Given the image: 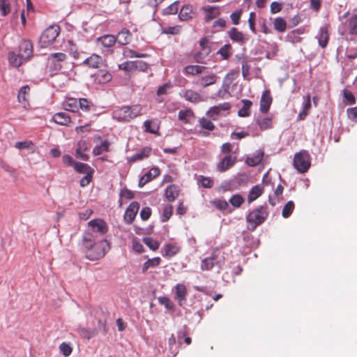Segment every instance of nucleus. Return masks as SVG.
Wrapping results in <instances>:
<instances>
[{"label": "nucleus", "mask_w": 357, "mask_h": 357, "mask_svg": "<svg viewBox=\"0 0 357 357\" xmlns=\"http://www.w3.org/2000/svg\"><path fill=\"white\" fill-rule=\"evenodd\" d=\"M269 212L267 206H259L252 210L246 216L247 228L253 231L257 227L263 224L268 216Z\"/></svg>", "instance_id": "f257e3e1"}, {"label": "nucleus", "mask_w": 357, "mask_h": 357, "mask_svg": "<svg viewBox=\"0 0 357 357\" xmlns=\"http://www.w3.org/2000/svg\"><path fill=\"white\" fill-rule=\"evenodd\" d=\"M142 106L134 105L132 106H123L115 109L112 116L119 121H130V120L142 114Z\"/></svg>", "instance_id": "f03ea898"}, {"label": "nucleus", "mask_w": 357, "mask_h": 357, "mask_svg": "<svg viewBox=\"0 0 357 357\" xmlns=\"http://www.w3.org/2000/svg\"><path fill=\"white\" fill-rule=\"evenodd\" d=\"M83 243L84 247L88 250L86 254L87 259L94 261L104 257L105 253L104 249L95 242L92 234H86L83 238Z\"/></svg>", "instance_id": "7ed1b4c3"}, {"label": "nucleus", "mask_w": 357, "mask_h": 357, "mask_svg": "<svg viewBox=\"0 0 357 357\" xmlns=\"http://www.w3.org/2000/svg\"><path fill=\"white\" fill-rule=\"evenodd\" d=\"M225 262V257L221 252L216 248L211 256L204 259L201 263V268L203 271H209L213 267L220 268Z\"/></svg>", "instance_id": "20e7f679"}, {"label": "nucleus", "mask_w": 357, "mask_h": 357, "mask_svg": "<svg viewBox=\"0 0 357 357\" xmlns=\"http://www.w3.org/2000/svg\"><path fill=\"white\" fill-rule=\"evenodd\" d=\"M67 59V55L62 52L52 53L49 55L47 61V66L50 75L57 74L63 67V63Z\"/></svg>", "instance_id": "39448f33"}, {"label": "nucleus", "mask_w": 357, "mask_h": 357, "mask_svg": "<svg viewBox=\"0 0 357 357\" xmlns=\"http://www.w3.org/2000/svg\"><path fill=\"white\" fill-rule=\"evenodd\" d=\"M59 26L56 25L47 27L42 33L40 38L41 47H47L52 44L59 34Z\"/></svg>", "instance_id": "423d86ee"}, {"label": "nucleus", "mask_w": 357, "mask_h": 357, "mask_svg": "<svg viewBox=\"0 0 357 357\" xmlns=\"http://www.w3.org/2000/svg\"><path fill=\"white\" fill-rule=\"evenodd\" d=\"M294 166L301 173H304L310 167V155L306 151H301L294 155Z\"/></svg>", "instance_id": "0eeeda50"}, {"label": "nucleus", "mask_w": 357, "mask_h": 357, "mask_svg": "<svg viewBox=\"0 0 357 357\" xmlns=\"http://www.w3.org/2000/svg\"><path fill=\"white\" fill-rule=\"evenodd\" d=\"M200 50L193 55L194 60L197 63H205V59L210 54L211 50L209 45L210 41L206 38H202L199 40Z\"/></svg>", "instance_id": "6e6552de"}, {"label": "nucleus", "mask_w": 357, "mask_h": 357, "mask_svg": "<svg viewBox=\"0 0 357 357\" xmlns=\"http://www.w3.org/2000/svg\"><path fill=\"white\" fill-rule=\"evenodd\" d=\"M18 53L26 61L29 60L33 53L32 43L29 40H22L19 45Z\"/></svg>", "instance_id": "1a4fd4ad"}, {"label": "nucleus", "mask_w": 357, "mask_h": 357, "mask_svg": "<svg viewBox=\"0 0 357 357\" xmlns=\"http://www.w3.org/2000/svg\"><path fill=\"white\" fill-rule=\"evenodd\" d=\"M236 162V156L227 155L217 164L216 169L220 172H224L232 167Z\"/></svg>", "instance_id": "9d476101"}, {"label": "nucleus", "mask_w": 357, "mask_h": 357, "mask_svg": "<svg viewBox=\"0 0 357 357\" xmlns=\"http://www.w3.org/2000/svg\"><path fill=\"white\" fill-rule=\"evenodd\" d=\"M93 232L100 234V235H105L108 231V227L107 223L102 219H94L91 220L88 222Z\"/></svg>", "instance_id": "9b49d317"}, {"label": "nucleus", "mask_w": 357, "mask_h": 357, "mask_svg": "<svg viewBox=\"0 0 357 357\" xmlns=\"http://www.w3.org/2000/svg\"><path fill=\"white\" fill-rule=\"evenodd\" d=\"M89 150L88 142L86 140H79L77 143L75 155L79 159L84 161H88L90 158L89 155L86 153Z\"/></svg>", "instance_id": "f8f14e48"}, {"label": "nucleus", "mask_w": 357, "mask_h": 357, "mask_svg": "<svg viewBox=\"0 0 357 357\" xmlns=\"http://www.w3.org/2000/svg\"><path fill=\"white\" fill-rule=\"evenodd\" d=\"M7 59L9 65L13 68H17L27 61L26 59H24L23 56L20 55L19 53H17L15 51L8 52L7 54Z\"/></svg>", "instance_id": "ddd939ff"}, {"label": "nucleus", "mask_w": 357, "mask_h": 357, "mask_svg": "<svg viewBox=\"0 0 357 357\" xmlns=\"http://www.w3.org/2000/svg\"><path fill=\"white\" fill-rule=\"evenodd\" d=\"M139 208V204L137 202H133L128 206L124 215V220L127 224L130 225L133 222Z\"/></svg>", "instance_id": "4468645a"}, {"label": "nucleus", "mask_w": 357, "mask_h": 357, "mask_svg": "<svg viewBox=\"0 0 357 357\" xmlns=\"http://www.w3.org/2000/svg\"><path fill=\"white\" fill-rule=\"evenodd\" d=\"M272 97L269 90H266L262 93L260 100V111L266 114L268 112L272 103Z\"/></svg>", "instance_id": "2eb2a0df"}, {"label": "nucleus", "mask_w": 357, "mask_h": 357, "mask_svg": "<svg viewBox=\"0 0 357 357\" xmlns=\"http://www.w3.org/2000/svg\"><path fill=\"white\" fill-rule=\"evenodd\" d=\"M103 63L104 61L100 56L93 54L84 61L83 64L89 68H98L103 65Z\"/></svg>", "instance_id": "dca6fc26"}, {"label": "nucleus", "mask_w": 357, "mask_h": 357, "mask_svg": "<svg viewBox=\"0 0 357 357\" xmlns=\"http://www.w3.org/2000/svg\"><path fill=\"white\" fill-rule=\"evenodd\" d=\"M116 37L113 35L107 34L97 38L96 43L98 45L105 48H110L116 43Z\"/></svg>", "instance_id": "f3484780"}, {"label": "nucleus", "mask_w": 357, "mask_h": 357, "mask_svg": "<svg viewBox=\"0 0 357 357\" xmlns=\"http://www.w3.org/2000/svg\"><path fill=\"white\" fill-rule=\"evenodd\" d=\"M30 86L25 85L22 86L18 92L17 99L19 102L23 105L24 107L26 108L29 105V98L30 94Z\"/></svg>", "instance_id": "a211bd4d"}, {"label": "nucleus", "mask_w": 357, "mask_h": 357, "mask_svg": "<svg viewBox=\"0 0 357 357\" xmlns=\"http://www.w3.org/2000/svg\"><path fill=\"white\" fill-rule=\"evenodd\" d=\"M202 10L206 13L205 22H208L220 14V8L218 6H204Z\"/></svg>", "instance_id": "6ab92c4d"}, {"label": "nucleus", "mask_w": 357, "mask_h": 357, "mask_svg": "<svg viewBox=\"0 0 357 357\" xmlns=\"http://www.w3.org/2000/svg\"><path fill=\"white\" fill-rule=\"evenodd\" d=\"M52 121L57 124L68 126L71 123L70 116L66 112H57L52 116Z\"/></svg>", "instance_id": "aec40b11"}, {"label": "nucleus", "mask_w": 357, "mask_h": 357, "mask_svg": "<svg viewBox=\"0 0 357 357\" xmlns=\"http://www.w3.org/2000/svg\"><path fill=\"white\" fill-rule=\"evenodd\" d=\"M218 76L214 73H210L208 75L199 77L197 81V84L202 87H207L216 83L218 80Z\"/></svg>", "instance_id": "412c9836"}, {"label": "nucleus", "mask_w": 357, "mask_h": 357, "mask_svg": "<svg viewBox=\"0 0 357 357\" xmlns=\"http://www.w3.org/2000/svg\"><path fill=\"white\" fill-rule=\"evenodd\" d=\"M264 192V188L261 185H256L253 186L248 194L247 200L249 204L255 201L259 198Z\"/></svg>", "instance_id": "4be33fe9"}, {"label": "nucleus", "mask_w": 357, "mask_h": 357, "mask_svg": "<svg viewBox=\"0 0 357 357\" xmlns=\"http://www.w3.org/2000/svg\"><path fill=\"white\" fill-rule=\"evenodd\" d=\"M195 15L193 8L190 5L183 6L178 14L181 20L186 21L192 19Z\"/></svg>", "instance_id": "5701e85b"}, {"label": "nucleus", "mask_w": 357, "mask_h": 357, "mask_svg": "<svg viewBox=\"0 0 357 357\" xmlns=\"http://www.w3.org/2000/svg\"><path fill=\"white\" fill-rule=\"evenodd\" d=\"M183 98L189 102L197 103L203 100L201 95L193 90L187 89L183 92Z\"/></svg>", "instance_id": "b1692460"}, {"label": "nucleus", "mask_w": 357, "mask_h": 357, "mask_svg": "<svg viewBox=\"0 0 357 357\" xmlns=\"http://www.w3.org/2000/svg\"><path fill=\"white\" fill-rule=\"evenodd\" d=\"M206 69L204 66L189 65L184 68L183 73L185 75H197L204 73Z\"/></svg>", "instance_id": "393cba45"}, {"label": "nucleus", "mask_w": 357, "mask_h": 357, "mask_svg": "<svg viewBox=\"0 0 357 357\" xmlns=\"http://www.w3.org/2000/svg\"><path fill=\"white\" fill-rule=\"evenodd\" d=\"M151 153V149L150 147H144L141 151L137 152L134 155H132L130 159L129 162H135L137 160H142L144 158H148Z\"/></svg>", "instance_id": "a878e982"}, {"label": "nucleus", "mask_w": 357, "mask_h": 357, "mask_svg": "<svg viewBox=\"0 0 357 357\" xmlns=\"http://www.w3.org/2000/svg\"><path fill=\"white\" fill-rule=\"evenodd\" d=\"M131 33L127 29H122L119 31L116 36V39L117 43H119L121 45H127L130 43L131 40Z\"/></svg>", "instance_id": "bb28decb"}, {"label": "nucleus", "mask_w": 357, "mask_h": 357, "mask_svg": "<svg viewBox=\"0 0 357 357\" xmlns=\"http://www.w3.org/2000/svg\"><path fill=\"white\" fill-rule=\"evenodd\" d=\"M180 251V247L176 243H167L164 245V256L171 258Z\"/></svg>", "instance_id": "cd10ccee"}, {"label": "nucleus", "mask_w": 357, "mask_h": 357, "mask_svg": "<svg viewBox=\"0 0 357 357\" xmlns=\"http://www.w3.org/2000/svg\"><path fill=\"white\" fill-rule=\"evenodd\" d=\"M319 31L320 33L318 36L319 45L322 48H325L328 45L329 40V33L328 28L326 26L321 27Z\"/></svg>", "instance_id": "c85d7f7f"}, {"label": "nucleus", "mask_w": 357, "mask_h": 357, "mask_svg": "<svg viewBox=\"0 0 357 357\" xmlns=\"http://www.w3.org/2000/svg\"><path fill=\"white\" fill-rule=\"evenodd\" d=\"M179 195V189L175 185H171L166 188L165 197L169 202L174 201Z\"/></svg>", "instance_id": "c756f323"}, {"label": "nucleus", "mask_w": 357, "mask_h": 357, "mask_svg": "<svg viewBox=\"0 0 357 357\" xmlns=\"http://www.w3.org/2000/svg\"><path fill=\"white\" fill-rule=\"evenodd\" d=\"M63 108L66 111L75 113L78 109V100L76 98H68L63 102Z\"/></svg>", "instance_id": "7c9ffc66"}, {"label": "nucleus", "mask_w": 357, "mask_h": 357, "mask_svg": "<svg viewBox=\"0 0 357 357\" xmlns=\"http://www.w3.org/2000/svg\"><path fill=\"white\" fill-rule=\"evenodd\" d=\"M231 40L237 43H243L245 40L244 35L242 32L238 31L235 27H232L228 32Z\"/></svg>", "instance_id": "2f4dec72"}, {"label": "nucleus", "mask_w": 357, "mask_h": 357, "mask_svg": "<svg viewBox=\"0 0 357 357\" xmlns=\"http://www.w3.org/2000/svg\"><path fill=\"white\" fill-rule=\"evenodd\" d=\"M347 27L351 35H357V14L351 15L347 22Z\"/></svg>", "instance_id": "473e14b6"}, {"label": "nucleus", "mask_w": 357, "mask_h": 357, "mask_svg": "<svg viewBox=\"0 0 357 357\" xmlns=\"http://www.w3.org/2000/svg\"><path fill=\"white\" fill-rule=\"evenodd\" d=\"M74 169L78 173L85 174L94 172V169L88 164L80 162H77L76 164H75Z\"/></svg>", "instance_id": "72a5a7b5"}, {"label": "nucleus", "mask_w": 357, "mask_h": 357, "mask_svg": "<svg viewBox=\"0 0 357 357\" xmlns=\"http://www.w3.org/2000/svg\"><path fill=\"white\" fill-rule=\"evenodd\" d=\"M242 102L243 103V105L242 108H241L238 112V114L239 116L241 117H247L250 115V107L252 105V102L247 99H244L242 100Z\"/></svg>", "instance_id": "f704fd0d"}, {"label": "nucleus", "mask_w": 357, "mask_h": 357, "mask_svg": "<svg viewBox=\"0 0 357 357\" xmlns=\"http://www.w3.org/2000/svg\"><path fill=\"white\" fill-rule=\"evenodd\" d=\"M109 142L107 140H104L100 145L96 146L93 149V154L94 155H99L103 152L109 151Z\"/></svg>", "instance_id": "c9c22d12"}, {"label": "nucleus", "mask_w": 357, "mask_h": 357, "mask_svg": "<svg viewBox=\"0 0 357 357\" xmlns=\"http://www.w3.org/2000/svg\"><path fill=\"white\" fill-rule=\"evenodd\" d=\"M194 116V113L191 109H185L180 110L178 112V119L184 123L190 122V119Z\"/></svg>", "instance_id": "e433bc0d"}, {"label": "nucleus", "mask_w": 357, "mask_h": 357, "mask_svg": "<svg viewBox=\"0 0 357 357\" xmlns=\"http://www.w3.org/2000/svg\"><path fill=\"white\" fill-rule=\"evenodd\" d=\"M257 124L262 130H268L272 128V117L268 116L256 120Z\"/></svg>", "instance_id": "4c0bfd02"}, {"label": "nucleus", "mask_w": 357, "mask_h": 357, "mask_svg": "<svg viewBox=\"0 0 357 357\" xmlns=\"http://www.w3.org/2000/svg\"><path fill=\"white\" fill-rule=\"evenodd\" d=\"M273 27L277 31L283 33L287 29V22L280 17H276L273 21Z\"/></svg>", "instance_id": "58836bf2"}, {"label": "nucleus", "mask_w": 357, "mask_h": 357, "mask_svg": "<svg viewBox=\"0 0 357 357\" xmlns=\"http://www.w3.org/2000/svg\"><path fill=\"white\" fill-rule=\"evenodd\" d=\"M160 263V257H154L153 259H148L145 263H144L142 266V271L145 273L149 268L156 267Z\"/></svg>", "instance_id": "ea45409f"}, {"label": "nucleus", "mask_w": 357, "mask_h": 357, "mask_svg": "<svg viewBox=\"0 0 357 357\" xmlns=\"http://www.w3.org/2000/svg\"><path fill=\"white\" fill-rule=\"evenodd\" d=\"M96 76L98 79V82L101 83L108 82L112 78V75L108 71L104 70H99Z\"/></svg>", "instance_id": "a19ab883"}, {"label": "nucleus", "mask_w": 357, "mask_h": 357, "mask_svg": "<svg viewBox=\"0 0 357 357\" xmlns=\"http://www.w3.org/2000/svg\"><path fill=\"white\" fill-rule=\"evenodd\" d=\"M79 106L84 112H89L94 108V105L86 98H80L78 100Z\"/></svg>", "instance_id": "79ce46f5"}, {"label": "nucleus", "mask_w": 357, "mask_h": 357, "mask_svg": "<svg viewBox=\"0 0 357 357\" xmlns=\"http://www.w3.org/2000/svg\"><path fill=\"white\" fill-rule=\"evenodd\" d=\"M295 205L293 201H289L283 207L282 215L283 218H289L294 209Z\"/></svg>", "instance_id": "37998d69"}, {"label": "nucleus", "mask_w": 357, "mask_h": 357, "mask_svg": "<svg viewBox=\"0 0 357 357\" xmlns=\"http://www.w3.org/2000/svg\"><path fill=\"white\" fill-rule=\"evenodd\" d=\"M244 198L240 194L233 195L230 199L229 203L235 208H239L244 203Z\"/></svg>", "instance_id": "c03bdc74"}, {"label": "nucleus", "mask_w": 357, "mask_h": 357, "mask_svg": "<svg viewBox=\"0 0 357 357\" xmlns=\"http://www.w3.org/2000/svg\"><path fill=\"white\" fill-rule=\"evenodd\" d=\"M198 182L202 185L203 188H211L213 185V180L210 177L200 175L197 179Z\"/></svg>", "instance_id": "a18cd8bd"}, {"label": "nucleus", "mask_w": 357, "mask_h": 357, "mask_svg": "<svg viewBox=\"0 0 357 357\" xmlns=\"http://www.w3.org/2000/svg\"><path fill=\"white\" fill-rule=\"evenodd\" d=\"M199 123L202 128L208 131H213L215 129V125L211 120L206 118H201L199 121Z\"/></svg>", "instance_id": "49530a36"}, {"label": "nucleus", "mask_w": 357, "mask_h": 357, "mask_svg": "<svg viewBox=\"0 0 357 357\" xmlns=\"http://www.w3.org/2000/svg\"><path fill=\"white\" fill-rule=\"evenodd\" d=\"M11 11L10 0H0V12L6 16Z\"/></svg>", "instance_id": "de8ad7c7"}, {"label": "nucleus", "mask_w": 357, "mask_h": 357, "mask_svg": "<svg viewBox=\"0 0 357 357\" xmlns=\"http://www.w3.org/2000/svg\"><path fill=\"white\" fill-rule=\"evenodd\" d=\"M264 153H260L256 156L247 158L245 162L250 167H255L259 164L263 158Z\"/></svg>", "instance_id": "09e8293b"}, {"label": "nucleus", "mask_w": 357, "mask_h": 357, "mask_svg": "<svg viewBox=\"0 0 357 357\" xmlns=\"http://www.w3.org/2000/svg\"><path fill=\"white\" fill-rule=\"evenodd\" d=\"M144 131L149 133H156L158 130V126L153 123L151 120H146L144 122Z\"/></svg>", "instance_id": "8fccbe9b"}, {"label": "nucleus", "mask_w": 357, "mask_h": 357, "mask_svg": "<svg viewBox=\"0 0 357 357\" xmlns=\"http://www.w3.org/2000/svg\"><path fill=\"white\" fill-rule=\"evenodd\" d=\"M173 213V206L170 204L165 205L163 208L161 220L167 222L172 216Z\"/></svg>", "instance_id": "3c124183"}, {"label": "nucleus", "mask_w": 357, "mask_h": 357, "mask_svg": "<svg viewBox=\"0 0 357 357\" xmlns=\"http://www.w3.org/2000/svg\"><path fill=\"white\" fill-rule=\"evenodd\" d=\"M213 206L220 211H225L229 205L226 200L215 199L211 202Z\"/></svg>", "instance_id": "603ef678"}, {"label": "nucleus", "mask_w": 357, "mask_h": 357, "mask_svg": "<svg viewBox=\"0 0 357 357\" xmlns=\"http://www.w3.org/2000/svg\"><path fill=\"white\" fill-rule=\"evenodd\" d=\"M178 10V1H175L170 4L169 6L163 9L162 13L164 15H174Z\"/></svg>", "instance_id": "864d4df0"}, {"label": "nucleus", "mask_w": 357, "mask_h": 357, "mask_svg": "<svg viewBox=\"0 0 357 357\" xmlns=\"http://www.w3.org/2000/svg\"><path fill=\"white\" fill-rule=\"evenodd\" d=\"M144 243L152 250H156L158 249L160 243L155 239L151 237H146L144 238Z\"/></svg>", "instance_id": "5fc2aeb1"}, {"label": "nucleus", "mask_w": 357, "mask_h": 357, "mask_svg": "<svg viewBox=\"0 0 357 357\" xmlns=\"http://www.w3.org/2000/svg\"><path fill=\"white\" fill-rule=\"evenodd\" d=\"M34 146L31 141L26 140L22 142H17L15 144V147L18 149H30Z\"/></svg>", "instance_id": "6e6d98bb"}, {"label": "nucleus", "mask_w": 357, "mask_h": 357, "mask_svg": "<svg viewBox=\"0 0 357 357\" xmlns=\"http://www.w3.org/2000/svg\"><path fill=\"white\" fill-rule=\"evenodd\" d=\"M59 349H60L61 352L62 353V354L65 357L69 356L71 354L72 351H73V349L70 346V344H67L66 342H62L59 345Z\"/></svg>", "instance_id": "4d7b16f0"}, {"label": "nucleus", "mask_w": 357, "mask_h": 357, "mask_svg": "<svg viewBox=\"0 0 357 357\" xmlns=\"http://www.w3.org/2000/svg\"><path fill=\"white\" fill-rule=\"evenodd\" d=\"M119 68L121 70H123L126 72L135 71L134 61H125L121 64L119 65Z\"/></svg>", "instance_id": "13d9d810"}, {"label": "nucleus", "mask_w": 357, "mask_h": 357, "mask_svg": "<svg viewBox=\"0 0 357 357\" xmlns=\"http://www.w3.org/2000/svg\"><path fill=\"white\" fill-rule=\"evenodd\" d=\"M78 333L83 337L89 340L93 336V333L86 328L79 327L77 328Z\"/></svg>", "instance_id": "bf43d9fd"}, {"label": "nucleus", "mask_w": 357, "mask_h": 357, "mask_svg": "<svg viewBox=\"0 0 357 357\" xmlns=\"http://www.w3.org/2000/svg\"><path fill=\"white\" fill-rule=\"evenodd\" d=\"M123 54L125 56L130 57V58H132V57L145 58L148 56L146 54L137 53L132 50H124Z\"/></svg>", "instance_id": "052dcab7"}, {"label": "nucleus", "mask_w": 357, "mask_h": 357, "mask_svg": "<svg viewBox=\"0 0 357 357\" xmlns=\"http://www.w3.org/2000/svg\"><path fill=\"white\" fill-rule=\"evenodd\" d=\"M93 174L94 172L89 173L83 176L79 181L80 186L82 188L87 186L92 181Z\"/></svg>", "instance_id": "680f3d73"}, {"label": "nucleus", "mask_w": 357, "mask_h": 357, "mask_svg": "<svg viewBox=\"0 0 357 357\" xmlns=\"http://www.w3.org/2000/svg\"><path fill=\"white\" fill-rule=\"evenodd\" d=\"M160 169L157 167H152L149 172L145 174V176L149 178L151 181L153 178L158 176L160 175Z\"/></svg>", "instance_id": "e2e57ef3"}, {"label": "nucleus", "mask_w": 357, "mask_h": 357, "mask_svg": "<svg viewBox=\"0 0 357 357\" xmlns=\"http://www.w3.org/2000/svg\"><path fill=\"white\" fill-rule=\"evenodd\" d=\"M135 70L145 72L148 68V64L143 61H134Z\"/></svg>", "instance_id": "0e129e2a"}, {"label": "nucleus", "mask_w": 357, "mask_h": 357, "mask_svg": "<svg viewBox=\"0 0 357 357\" xmlns=\"http://www.w3.org/2000/svg\"><path fill=\"white\" fill-rule=\"evenodd\" d=\"M255 17H256L255 13L251 12L249 15L248 23H249L250 29L253 33H257V31L255 29Z\"/></svg>", "instance_id": "69168bd1"}, {"label": "nucleus", "mask_w": 357, "mask_h": 357, "mask_svg": "<svg viewBox=\"0 0 357 357\" xmlns=\"http://www.w3.org/2000/svg\"><path fill=\"white\" fill-rule=\"evenodd\" d=\"M241 15V9L238 10L231 14L230 17L234 24L237 25L239 24Z\"/></svg>", "instance_id": "338daca9"}, {"label": "nucleus", "mask_w": 357, "mask_h": 357, "mask_svg": "<svg viewBox=\"0 0 357 357\" xmlns=\"http://www.w3.org/2000/svg\"><path fill=\"white\" fill-rule=\"evenodd\" d=\"M230 45H226L218 51V53L224 59H227L230 56Z\"/></svg>", "instance_id": "774afa93"}]
</instances>
